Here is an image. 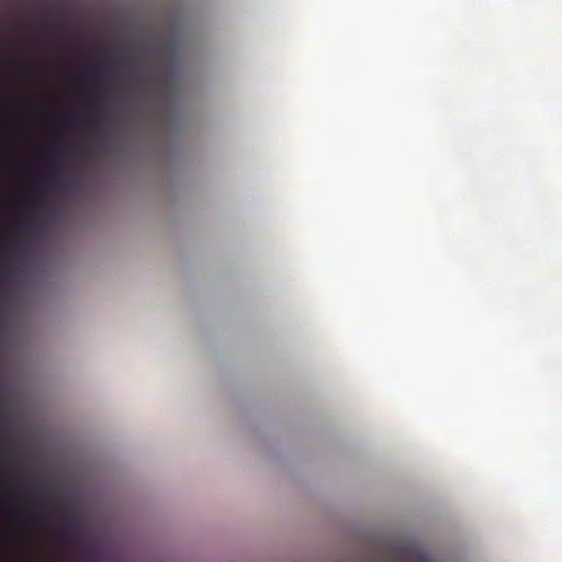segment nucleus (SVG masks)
<instances>
[{
  "instance_id": "obj_6",
  "label": "nucleus",
  "mask_w": 562,
  "mask_h": 562,
  "mask_svg": "<svg viewBox=\"0 0 562 562\" xmlns=\"http://www.w3.org/2000/svg\"><path fill=\"white\" fill-rule=\"evenodd\" d=\"M9 251V243L8 241H1L0 243V256L7 255Z\"/></svg>"
},
{
  "instance_id": "obj_7",
  "label": "nucleus",
  "mask_w": 562,
  "mask_h": 562,
  "mask_svg": "<svg viewBox=\"0 0 562 562\" xmlns=\"http://www.w3.org/2000/svg\"><path fill=\"white\" fill-rule=\"evenodd\" d=\"M12 66H13V68H14L15 70H21V69H22V67H23V64H22V63H20V61H16V63H13V64H12Z\"/></svg>"
},
{
  "instance_id": "obj_2",
  "label": "nucleus",
  "mask_w": 562,
  "mask_h": 562,
  "mask_svg": "<svg viewBox=\"0 0 562 562\" xmlns=\"http://www.w3.org/2000/svg\"><path fill=\"white\" fill-rule=\"evenodd\" d=\"M29 232V223L25 218H19L11 227V240L21 241Z\"/></svg>"
},
{
  "instance_id": "obj_1",
  "label": "nucleus",
  "mask_w": 562,
  "mask_h": 562,
  "mask_svg": "<svg viewBox=\"0 0 562 562\" xmlns=\"http://www.w3.org/2000/svg\"><path fill=\"white\" fill-rule=\"evenodd\" d=\"M63 150L64 146L56 145L53 147L48 156L44 172V184L48 188H59L61 184L59 172V157Z\"/></svg>"
},
{
  "instance_id": "obj_4",
  "label": "nucleus",
  "mask_w": 562,
  "mask_h": 562,
  "mask_svg": "<svg viewBox=\"0 0 562 562\" xmlns=\"http://www.w3.org/2000/svg\"><path fill=\"white\" fill-rule=\"evenodd\" d=\"M106 117V112L101 109H89L85 115V122L95 124L103 121Z\"/></svg>"
},
{
  "instance_id": "obj_3",
  "label": "nucleus",
  "mask_w": 562,
  "mask_h": 562,
  "mask_svg": "<svg viewBox=\"0 0 562 562\" xmlns=\"http://www.w3.org/2000/svg\"><path fill=\"white\" fill-rule=\"evenodd\" d=\"M15 519L25 526H38L42 524L43 518L40 515L36 514H19L15 516Z\"/></svg>"
},
{
  "instance_id": "obj_5",
  "label": "nucleus",
  "mask_w": 562,
  "mask_h": 562,
  "mask_svg": "<svg viewBox=\"0 0 562 562\" xmlns=\"http://www.w3.org/2000/svg\"><path fill=\"white\" fill-rule=\"evenodd\" d=\"M78 531V528L75 524L67 525L64 530V539L71 542L70 538L75 536Z\"/></svg>"
}]
</instances>
